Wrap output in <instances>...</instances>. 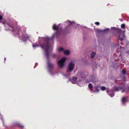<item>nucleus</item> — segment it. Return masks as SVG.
<instances>
[{
	"label": "nucleus",
	"instance_id": "cd10ccee",
	"mask_svg": "<svg viewBox=\"0 0 129 129\" xmlns=\"http://www.w3.org/2000/svg\"><path fill=\"white\" fill-rule=\"evenodd\" d=\"M63 75H64V76H65L66 77H67V76H66V75H64V74H63Z\"/></svg>",
	"mask_w": 129,
	"mask_h": 129
},
{
	"label": "nucleus",
	"instance_id": "f8f14e48",
	"mask_svg": "<svg viewBox=\"0 0 129 129\" xmlns=\"http://www.w3.org/2000/svg\"><path fill=\"white\" fill-rule=\"evenodd\" d=\"M88 87L91 91L92 90V86L91 83H90L88 85Z\"/></svg>",
	"mask_w": 129,
	"mask_h": 129
},
{
	"label": "nucleus",
	"instance_id": "a878e982",
	"mask_svg": "<svg viewBox=\"0 0 129 129\" xmlns=\"http://www.w3.org/2000/svg\"><path fill=\"white\" fill-rule=\"evenodd\" d=\"M55 54H53V57H55Z\"/></svg>",
	"mask_w": 129,
	"mask_h": 129
},
{
	"label": "nucleus",
	"instance_id": "c85d7f7f",
	"mask_svg": "<svg viewBox=\"0 0 129 129\" xmlns=\"http://www.w3.org/2000/svg\"><path fill=\"white\" fill-rule=\"evenodd\" d=\"M79 74H80L79 73H78V74L79 75Z\"/></svg>",
	"mask_w": 129,
	"mask_h": 129
},
{
	"label": "nucleus",
	"instance_id": "412c9836",
	"mask_svg": "<svg viewBox=\"0 0 129 129\" xmlns=\"http://www.w3.org/2000/svg\"><path fill=\"white\" fill-rule=\"evenodd\" d=\"M63 50V48L62 47H60L59 49V51H61Z\"/></svg>",
	"mask_w": 129,
	"mask_h": 129
},
{
	"label": "nucleus",
	"instance_id": "9b49d317",
	"mask_svg": "<svg viewBox=\"0 0 129 129\" xmlns=\"http://www.w3.org/2000/svg\"><path fill=\"white\" fill-rule=\"evenodd\" d=\"M106 89L107 93L108 94L109 92V89L108 88L106 89V87L104 86H102L101 87V89L102 91H104Z\"/></svg>",
	"mask_w": 129,
	"mask_h": 129
},
{
	"label": "nucleus",
	"instance_id": "7ed1b4c3",
	"mask_svg": "<svg viewBox=\"0 0 129 129\" xmlns=\"http://www.w3.org/2000/svg\"><path fill=\"white\" fill-rule=\"evenodd\" d=\"M66 60V58L64 57L59 61L58 62L59 67L60 68L63 67L64 65V62Z\"/></svg>",
	"mask_w": 129,
	"mask_h": 129
},
{
	"label": "nucleus",
	"instance_id": "a211bd4d",
	"mask_svg": "<svg viewBox=\"0 0 129 129\" xmlns=\"http://www.w3.org/2000/svg\"><path fill=\"white\" fill-rule=\"evenodd\" d=\"M95 54V52H93L91 54V58H93Z\"/></svg>",
	"mask_w": 129,
	"mask_h": 129
},
{
	"label": "nucleus",
	"instance_id": "b1692460",
	"mask_svg": "<svg viewBox=\"0 0 129 129\" xmlns=\"http://www.w3.org/2000/svg\"><path fill=\"white\" fill-rule=\"evenodd\" d=\"M3 19V17L2 16H0V20H2Z\"/></svg>",
	"mask_w": 129,
	"mask_h": 129
},
{
	"label": "nucleus",
	"instance_id": "1a4fd4ad",
	"mask_svg": "<svg viewBox=\"0 0 129 129\" xmlns=\"http://www.w3.org/2000/svg\"><path fill=\"white\" fill-rule=\"evenodd\" d=\"M77 78L76 77H74L72 79H70V81L73 84H75L76 83V80Z\"/></svg>",
	"mask_w": 129,
	"mask_h": 129
},
{
	"label": "nucleus",
	"instance_id": "0eeeda50",
	"mask_svg": "<svg viewBox=\"0 0 129 129\" xmlns=\"http://www.w3.org/2000/svg\"><path fill=\"white\" fill-rule=\"evenodd\" d=\"M109 30V29L108 28H106L103 30H102L100 29H97L96 30V33H106L107 32V31Z\"/></svg>",
	"mask_w": 129,
	"mask_h": 129
},
{
	"label": "nucleus",
	"instance_id": "7c9ffc66",
	"mask_svg": "<svg viewBox=\"0 0 129 129\" xmlns=\"http://www.w3.org/2000/svg\"><path fill=\"white\" fill-rule=\"evenodd\" d=\"M60 24H59L58 25V26Z\"/></svg>",
	"mask_w": 129,
	"mask_h": 129
},
{
	"label": "nucleus",
	"instance_id": "dca6fc26",
	"mask_svg": "<svg viewBox=\"0 0 129 129\" xmlns=\"http://www.w3.org/2000/svg\"><path fill=\"white\" fill-rule=\"evenodd\" d=\"M113 89H114V91H117L119 90L118 87H116L115 86L113 88Z\"/></svg>",
	"mask_w": 129,
	"mask_h": 129
},
{
	"label": "nucleus",
	"instance_id": "5701e85b",
	"mask_svg": "<svg viewBox=\"0 0 129 129\" xmlns=\"http://www.w3.org/2000/svg\"><path fill=\"white\" fill-rule=\"evenodd\" d=\"M95 24L97 25H99V22H95Z\"/></svg>",
	"mask_w": 129,
	"mask_h": 129
},
{
	"label": "nucleus",
	"instance_id": "6e6552de",
	"mask_svg": "<svg viewBox=\"0 0 129 129\" xmlns=\"http://www.w3.org/2000/svg\"><path fill=\"white\" fill-rule=\"evenodd\" d=\"M125 38V36L124 35V33H122V34H121L119 35V38L118 40H119L120 39V40L121 41H122L123 39H124Z\"/></svg>",
	"mask_w": 129,
	"mask_h": 129
},
{
	"label": "nucleus",
	"instance_id": "aec40b11",
	"mask_svg": "<svg viewBox=\"0 0 129 129\" xmlns=\"http://www.w3.org/2000/svg\"><path fill=\"white\" fill-rule=\"evenodd\" d=\"M122 73L124 74H126V71L124 70H123L122 71Z\"/></svg>",
	"mask_w": 129,
	"mask_h": 129
},
{
	"label": "nucleus",
	"instance_id": "20e7f679",
	"mask_svg": "<svg viewBox=\"0 0 129 129\" xmlns=\"http://www.w3.org/2000/svg\"><path fill=\"white\" fill-rule=\"evenodd\" d=\"M53 28L54 30H56V33L54 34L53 35L52 37L53 38L58 33L57 32L60 31L61 29V28L59 27L58 26H56L55 24H54L53 26Z\"/></svg>",
	"mask_w": 129,
	"mask_h": 129
},
{
	"label": "nucleus",
	"instance_id": "4468645a",
	"mask_svg": "<svg viewBox=\"0 0 129 129\" xmlns=\"http://www.w3.org/2000/svg\"><path fill=\"white\" fill-rule=\"evenodd\" d=\"M111 28L112 29L113 28L114 30H117L119 32H120L121 31V30L119 28H114V27H112Z\"/></svg>",
	"mask_w": 129,
	"mask_h": 129
},
{
	"label": "nucleus",
	"instance_id": "423d86ee",
	"mask_svg": "<svg viewBox=\"0 0 129 129\" xmlns=\"http://www.w3.org/2000/svg\"><path fill=\"white\" fill-rule=\"evenodd\" d=\"M65 22L68 25L67 27H68L69 26H70L72 24H73V26H76V24L75 22L74 21L71 22L70 21L67 20Z\"/></svg>",
	"mask_w": 129,
	"mask_h": 129
},
{
	"label": "nucleus",
	"instance_id": "ddd939ff",
	"mask_svg": "<svg viewBox=\"0 0 129 129\" xmlns=\"http://www.w3.org/2000/svg\"><path fill=\"white\" fill-rule=\"evenodd\" d=\"M64 54L66 55H68L70 54L69 51L68 50H65L63 51Z\"/></svg>",
	"mask_w": 129,
	"mask_h": 129
},
{
	"label": "nucleus",
	"instance_id": "6ab92c4d",
	"mask_svg": "<svg viewBox=\"0 0 129 129\" xmlns=\"http://www.w3.org/2000/svg\"><path fill=\"white\" fill-rule=\"evenodd\" d=\"M125 25L124 24H122L121 25V28H124L125 27Z\"/></svg>",
	"mask_w": 129,
	"mask_h": 129
},
{
	"label": "nucleus",
	"instance_id": "bb28decb",
	"mask_svg": "<svg viewBox=\"0 0 129 129\" xmlns=\"http://www.w3.org/2000/svg\"><path fill=\"white\" fill-rule=\"evenodd\" d=\"M6 57H5V58H4V61H5H5H6Z\"/></svg>",
	"mask_w": 129,
	"mask_h": 129
},
{
	"label": "nucleus",
	"instance_id": "f3484780",
	"mask_svg": "<svg viewBox=\"0 0 129 129\" xmlns=\"http://www.w3.org/2000/svg\"><path fill=\"white\" fill-rule=\"evenodd\" d=\"M16 125L20 127H21V128H23V126L22 125L20 124L19 123H17L16 124Z\"/></svg>",
	"mask_w": 129,
	"mask_h": 129
},
{
	"label": "nucleus",
	"instance_id": "393cba45",
	"mask_svg": "<svg viewBox=\"0 0 129 129\" xmlns=\"http://www.w3.org/2000/svg\"><path fill=\"white\" fill-rule=\"evenodd\" d=\"M99 91V90H97V89H96V90H95V92H98Z\"/></svg>",
	"mask_w": 129,
	"mask_h": 129
},
{
	"label": "nucleus",
	"instance_id": "f257e3e1",
	"mask_svg": "<svg viewBox=\"0 0 129 129\" xmlns=\"http://www.w3.org/2000/svg\"><path fill=\"white\" fill-rule=\"evenodd\" d=\"M39 44H33L34 48L36 47H40L44 50L45 51V55L47 59V64L48 68L50 72V70L52 69L53 67L52 64L50 63L48 59L49 53L48 51L50 50V47L49 44L48 43V40L50 39L48 37L39 38Z\"/></svg>",
	"mask_w": 129,
	"mask_h": 129
},
{
	"label": "nucleus",
	"instance_id": "4be33fe9",
	"mask_svg": "<svg viewBox=\"0 0 129 129\" xmlns=\"http://www.w3.org/2000/svg\"><path fill=\"white\" fill-rule=\"evenodd\" d=\"M109 95L110 97H112L114 96V93H113L111 94H109Z\"/></svg>",
	"mask_w": 129,
	"mask_h": 129
},
{
	"label": "nucleus",
	"instance_id": "c756f323",
	"mask_svg": "<svg viewBox=\"0 0 129 129\" xmlns=\"http://www.w3.org/2000/svg\"><path fill=\"white\" fill-rule=\"evenodd\" d=\"M124 92V91H122V92Z\"/></svg>",
	"mask_w": 129,
	"mask_h": 129
},
{
	"label": "nucleus",
	"instance_id": "f03ea898",
	"mask_svg": "<svg viewBox=\"0 0 129 129\" xmlns=\"http://www.w3.org/2000/svg\"><path fill=\"white\" fill-rule=\"evenodd\" d=\"M7 27L9 28V29L6 28L7 30H10L12 31H15L16 33H17V35L24 42L26 41L29 38V36H27L25 31V30H23L22 29V28L21 27L19 28L17 27L16 28H14V26H12L7 24Z\"/></svg>",
	"mask_w": 129,
	"mask_h": 129
},
{
	"label": "nucleus",
	"instance_id": "39448f33",
	"mask_svg": "<svg viewBox=\"0 0 129 129\" xmlns=\"http://www.w3.org/2000/svg\"><path fill=\"white\" fill-rule=\"evenodd\" d=\"M75 64L72 62H70L68 65V70L71 72L74 69Z\"/></svg>",
	"mask_w": 129,
	"mask_h": 129
},
{
	"label": "nucleus",
	"instance_id": "9d476101",
	"mask_svg": "<svg viewBox=\"0 0 129 129\" xmlns=\"http://www.w3.org/2000/svg\"><path fill=\"white\" fill-rule=\"evenodd\" d=\"M89 78V79L88 81V82H89L90 81H91L93 82H94V77L93 76H90Z\"/></svg>",
	"mask_w": 129,
	"mask_h": 129
},
{
	"label": "nucleus",
	"instance_id": "2eb2a0df",
	"mask_svg": "<svg viewBox=\"0 0 129 129\" xmlns=\"http://www.w3.org/2000/svg\"><path fill=\"white\" fill-rule=\"evenodd\" d=\"M126 101L125 98L124 97L122 99V102L123 103H124Z\"/></svg>",
	"mask_w": 129,
	"mask_h": 129
}]
</instances>
